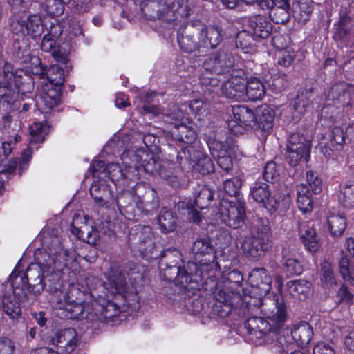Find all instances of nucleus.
<instances>
[{"instance_id":"nucleus-25","label":"nucleus","mask_w":354,"mask_h":354,"mask_svg":"<svg viewBox=\"0 0 354 354\" xmlns=\"http://www.w3.org/2000/svg\"><path fill=\"white\" fill-rule=\"evenodd\" d=\"M17 91L13 84L0 83V106L6 112L17 111L20 104L17 100Z\"/></svg>"},{"instance_id":"nucleus-14","label":"nucleus","mask_w":354,"mask_h":354,"mask_svg":"<svg viewBox=\"0 0 354 354\" xmlns=\"http://www.w3.org/2000/svg\"><path fill=\"white\" fill-rule=\"evenodd\" d=\"M77 333L75 328L69 327L53 331L49 342L57 346L62 353L69 354L74 351L77 345Z\"/></svg>"},{"instance_id":"nucleus-32","label":"nucleus","mask_w":354,"mask_h":354,"mask_svg":"<svg viewBox=\"0 0 354 354\" xmlns=\"http://www.w3.org/2000/svg\"><path fill=\"white\" fill-rule=\"evenodd\" d=\"M203 27L201 32L203 48H216L223 40L221 28L216 26H207L204 24Z\"/></svg>"},{"instance_id":"nucleus-59","label":"nucleus","mask_w":354,"mask_h":354,"mask_svg":"<svg viewBox=\"0 0 354 354\" xmlns=\"http://www.w3.org/2000/svg\"><path fill=\"white\" fill-rule=\"evenodd\" d=\"M48 84L62 86L64 82V71L59 65H53L46 73Z\"/></svg>"},{"instance_id":"nucleus-56","label":"nucleus","mask_w":354,"mask_h":354,"mask_svg":"<svg viewBox=\"0 0 354 354\" xmlns=\"http://www.w3.org/2000/svg\"><path fill=\"white\" fill-rule=\"evenodd\" d=\"M339 198L345 207L351 208L354 206V181H346L341 187Z\"/></svg>"},{"instance_id":"nucleus-6","label":"nucleus","mask_w":354,"mask_h":354,"mask_svg":"<svg viewBox=\"0 0 354 354\" xmlns=\"http://www.w3.org/2000/svg\"><path fill=\"white\" fill-rule=\"evenodd\" d=\"M189 250L194 259L198 261L196 265L201 273V278L203 272L208 270L209 268L212 269L218 266V263L215 262L216 250L209 238H197L193 241Z\"/></svg>"},{"instance_id":"nucleus-21","label":"nucleus","mask_w":354,"mask_h":354,"mask_svg":"<svg viewBox=\"0 0 354 354\" xmlns=\"http://www.w3.org/2000/svg\"><path fill=\"white\" fill-rule=\"evenodd\" d=\"M244 326L248 334L252 336V339L253 337L261 339L267 335L275 334V332L272 331V328L266 317H249L245 321Z\"/></svg>"},{"instance_id":"nucleus-64","label":"nucleus","mask_w":354,"mask_h":354,"mask_svg":"<svg viewBox=\"0 0 354 354\" xmlns=\"http://www.w3.org/2000/svg\"><path fill=\"white\" fill-rule=\"evenodd\" d=\"M124 169H122L118 164L109 163L106 165V178L110 179L115 184L122 185L124 180Z\"/></svg>"},{"instance_id":"nucleus-12","label":"nucleus","mask_w":354,"mask_h":354,"mask_svg":"<svg viewBox=\"0 0 354 354\" xmlns=\"http://www.w3.org/2000/svg\"><path fill=\"white\" fill-rule=\"evenodd\" d=\"M217 214L223 223L230 227L237 229L242 227L246 217L245 203L222 201L219 203Z\"/></svg>"},{"instance_id":"nucleus-5","label":"nucleus","mask_w":354,"mask_h":354,"mask_svg":"<svg viewBox=\"0 0 354 354\" xmlns=\"http://www.w3.org/2000/svg\"><path fill=\"white\" fill-rule=\"evenodd\" d=\"M353 92L354 87L346 82L333 84L327 95L326 105L322 110V115L335 121L337 117L333 114L334 107L338 109L348 104Z\"/></svg>"},{"instance_id":"nucleus-49","label":"nucleus","mask_w":354,"mask_h":354,"mask_svg":"<svg viewBox=\"0 0 354 354\" xmlns=\"http://www.w3.org/2000/svg\"><path fill=\"white\" fill-rule=\"evenodd\" d=\"M19 301L15 296L10 294L2 296L3 311L11 318H17L21 315Z\"/></svg>"},{"instance_id":"nucleus-9","label":"nucleus","mask_w":354,"mask_h":354,"mask_svg":"<svg viewBox=\"0 0 354 354\" xmlns=\"http://www.w3.org/2000/svg\"><path fill=\"white\" fill-rule=\"evenodd\" d=\"M53 294V301L57 304L58 308L64 309L68 313L66 316L69 319L95 321V315L90 310V306H84L79 302H75L68 294L62 292V288L57 293Z\"/></svg>"},{"instance_id":"nucleus-18","label":"nucleus","mask_w":354,"mask_h":354,"mask_svg":"<svg viewBox=\"0 0 354 354\" xmlns=\"http://www.w3.org/2000/svg\"><path fill=\"white\" fill-rule=\"evenodd\" d=\"M183 113L178 112L171 115L169 118L174 122H171L174 124V127L171 129L172 136L180 142L187 144L192 143L196 138V133L193 128L187 126L183 122Z\"/></svg>"},{"instance_id":"nucleus-16","label":"nucleus","mask_w":354,"mask_h":354,"mask_svg":"<svg viewBox=\"0 0 354 354\" xmlns=\"http://www.w3.org/2000/svg\"><path fill=\"white\" fill-rule=\"evenodd\" d=\"M234 65V59L231 54L219 50L210 54L203 62L202 68L212 69L213 72L221 75L230 72Z\"/></svg>"},{"instance_id":"nucleus-44","label":"nucleus","mask_w":354,"mask_h":354,"mask_svg":"<svg viewBox=\"0 0 354 354\" xmlns=\"http://www.w3.org/2000/svg\"><path fill=\"white\" fill-rule=\"evenodd\" d=\"M250 195L256 202L266 206L269 203L271 196L269 185L262 181L255 182L250 188Z\"/></svg>"},{"instance_id":"nucleus-33","label":"nucleus","mask_w":354,"mask_h":354,"mask_svg":"<svg viewBox=\"0 0 354 354\" xmlns=\"http://www.w3.org/2000/svg\"><path fill=\"white\" fill-rule=\"evenodd\" d=\"M313 10L311 0H293L291 13L298 23L305 24L309 20Z\"/></svg>"},{"instance_id":"nucleus-62","label":"nucleus","mask_w":354,"mask_h":354,"mask_svg":"<svg viewBox=\"0 0 354 354\" xmlns=\"http://www.w3.org/2000/svg\"><path fill=\"white\" fill-rule=\"evenodd\" d=\"M221 75L217 74L212 69L207 68H203V71L200 75V82L201 85L205 86L216 87L218 86L221 82V80L218 77Z\"/></svg>"},{"instance_id":"nucleus-41","label":"nucleus","mask_w":354,"mask_h":354,"mask_svg":"<svg viewBox=\"0 0 354 354\" xmlns=\"http://www.w3.org/2000/svg\"><path fill=\"white\" fill-rule=\"evenodd\" d=\"M319 279L322 287L333 288L337 285V281L332 264L324 261L320 265Z\"/></svg>"},{"instance_id":"nucleus-36","label":"nucleus","mask_w":354,"mask_h":354,"mask_svg":"<svg viewBox=\"0 0 354 354\" xmlns=\"http://www.w3.org/2000/svg\"><path fill=\"white\" fill-rule=\"evenodd\" d=\"M281 263L285 271L289 275H298L302 272V268L291 252L289 247H283L281 251Z\"/></svg>"},{"instance_id":"nucleus-63","label":"nucleus","mask_w":354,"mask_h":354,"mask_svg":"<svg viewBox=\"0 0 354 354\" xmlns=\"http://www.w3.org/2000/svg\"><path fill=\"white\" fill-rule=\"evenodd\" d=\"M277 348L279 354H292L297 348V343L292 337H279L277 339Z\"/></svg>"},{"instance_id":"nucleus-58","label":"nucleus","mask_w":354,"mask_h":354,"mask_svg":"<svg viewBox=\"0 0 354 354\" xmlns=\"http://www.w3.org/2000/svg\"><path fill=\"white\" fill-rule=\"evenodd\" d=\"M339 272L344 281L354 286V268L346 255L342 254L339 260Z\"/></svg>"},{"instance_id":"nucleus-19","label":"nucleus","mask_w":354,"mask_h":354,"mask_svg":"<svg viewBox=\"0 0 354 354\" xmlns=\"http://www.w3.org/2000/svg\"><path fill=\"white\" fill-rule=\"evenodd\" d=\"M106 278L112 292L117 293L119 297L127 300V297L132 292L129 291L125 274L118 267L111 266Z\"/></svg>"},{"instance_id":"nucleus-47","label":"nucleus","mask_w":354,"mask_h":354,"mask_svg":"<svg viewBox=\"0 0 354 354\" xmlns=\"http://www.w3.org/2000/svg\"><path fill=\"white\" fill-rule=\"evenodd\" d=\"M251 235L263 239L266 241H271V227L268 219L266 218H257L253 223Z\"/></svg>"},{"instance_id":"nucleus-39","label":"nucleus","mask_w":354,"mask_h":354,"mask_svg":"<svg viewBox=\"0 0 354 354\" xmlns=\"http://www.w3.org/2000/svg\"><path fill=\"white\" fill-rule=\"evenodd\" d=\"M245 94L251 101L261 100L266 94V88L263 82L257 77H251L245 81Z\"/></svg>"},{"instance_id":"nucleus-3","label":"nucleus","mask_w":354,"mask_h":354,"mask_svg":"<svg viewBox=\"0 0 354 354\" xmlns=\"http://www.w3.org/2000/svg\"><path fill=\"white\" fill-rule=\"evenodd\" d=\"M136 216L154 214L159 207L160 201L156 190L144 182L134 185Z\"/></svg>"},{"instance_id":"nucleus-45","label":"nucleus","mask_w":354,"mask_h":354,"mask_svg":"<svg viewBox=\"0 0 354 354\" xmlns=\"http://www.w3.org/2000/svg\"><path fill=\"white\" fill-rule=\"evenodd\" d=\"M177 216L171 210L163 208L158 216V221L161 230L163 232H170L176 230L177 226Z\"/></svg>"},{"instance_id":"nucleus-50","label":"nucleus","mask_w":354,"mask_h":354,"mask_svg":"<svg viewBox=\"0 0 354 354\" xmlns=\"http://www.w3.org/2000/svg\"><path fill=\"white\" fill-rule=\"evenodd\" d=\"M13 87L17 92L20 91L24 92L30 91L31 89H33L34 82L32 77L25 71L23 70H17L15 72Z\"/></svg>"},{"instance_id":"nucleus-29","label":"nucleus","mask_w":354,"mask_h":354,"mask_svg":"<svg viewBox=\"0 0 354 354\" xmlns=\"http://www.w3.org/2000/svg\"><path fill=\"white\" fill-rule=\"evenodd\" d=\"M19 24L24 37L29 35L36 39L40 37L44 31L42 19L39 14H30L26 19L21 20Z\"/></svg>"},{"instance_id":"nucleus-48","label":"nucleus","mask_w":354,"mask_h":354,"mask_svg":"<svg viewBox=\"0 0 354 354\" xmlns=\"http://www.w3.org/2000/svg\"><path fill=\"white\" fill-rule=\"evenodd\" d=\"M311 283L305 280H292L287 283L290 293L299 299H305L310 292Z\"/></svg>"},{"instance_id":"nucleus-52","label":"nucleus","mask_w":354,"mask_h":354,"mask_svg":"<svg viewBox=\"0 0 354 354\" xmlns=\"http://www.w3.org/2000/svg\"><path fill=\"white\" fill-rule=\"evenodd\" d=\"M236 46L245 53H252L255 50L254 37L248 31H241L236 36Z\"/></svg>"},{"instance_id":"nucleus-26","label":"nucleus","mask_w":354,"mask_h":354,"mask_svg":"<svg viewBox=\"0 0 354 354\" xmlns=\"http://www.w3.org/2000/svg\"><path fill=\"white\" fill-rule=\"evenodd\" d=\"M183 153L185 155L189 153L193 156L192 167L196 171L206 175L214 171V166L212 160L202 151L196 150L194 147H190Z\"/></svg>"},{"instance_id":"nucleus-46","label":"nucleus","mask_w":354,"mask_h":354,"mask_svg":"<svg viewBox=\"0 0 354 354\" xmlns=\"http://www.w3.org/2000/svg\"><path fill=\"white\" fill-rule=\"evenodd\" d=\"M123 165H124V180H122V185L124 187H130L131 183H136L140 177V172L142 170L138 164H136L132 162L131 160H129V162L131 163H126L123 160H122Z\"/></svg>"},{"instance_id":"nucleus-1","label":"nucleus","mask_w":354,"mask_h":354,"mask_svg":"<svg viewBox=\"0 0 354 354\" xmlns=\"http://www.w3.org/2000/svg\"><path fill=\"white\" fill-rule=\"evenodd\" d=\"M160 272L165 280L189 289H198L202 280L198 267L193 261H188L187 266L183 267L168 266L160 269Z\"/></svg>"},{"instance_id":"nucleus-60","label":"nucleus","mask_w":354,"mask_h":354,"mask_svg":"<svg viewBox=\"0 0 354 354\" xmlns=\"http://www.w3.org/2000/svg\"><path fill=\"white\" fill-rule=\"evenodd\" d=\"M48 133V127L40 122H35L30 127V140L31 144L41 143Z\"/></svg>"},{"instance_id":"nucleus-34","label":"nucleus","mask_w":354,"mask_h":354,"mask_svg":"<svg viewBox=\"0 0 354 354\" xmlns=\"http://www.w3.org/2000/svg\"><path fill=\"white\" fill-rule=\"evenodd\" d=\"M207 145L214 158L227 153H232L236 147L234 139L231 137L227 138L224 142L210 138L207 141Z\"/></svg>"},{"instance_id":"nucleus-22","label":"nucleus","mask_w":354,"mask_h":354,"mask_svg":"<svg viewBox=\"0 0 354 354\" xmlns=\"http://www.w3.org/2000/svg\"><path fill=\"white\" fill-rule=\"evenodd\" d=\"M12 58L21 64L28 62L39 63L40 59L31 55L30 42L28 38L23 36L17 38L13 43Z\"/></svg>"},{"instance_id":"nucleus-27","label":"nucleus","mask_w":354,"mask_h":354,"mask_svg":"<svg viewBox=\"0 0 354 354\" xmlns=\"http://www.w3.org/2000/svg\"><path fill=\"white\" fill-rule=\"evenodd\" d=\"M151 228L149 226L137 225L131 228L129 234L130 245L139 250V247L145 245L151 246L153 241Z\"/></svg>"},{"instance_id":"nucleus-40","label":"nucleus","mask_w":354,"mask_h":354,"mask_svg":"<svg viewBox=\"0 0 354 354\" xmlns=\"http://www.w3.org/2000/svg\"><path fill=\"white\" fill-rule=\"evenodd\" d=\"M297 204L298 208L304 213L313 210V200L308 185L300 184L297 186Z\"/></svg>"},{"instance_id":"nucleus-42","label":"nucleus","mask_w":354,"mask_h":354,"mask_svg":"<svg viewBox=\"0 0 354 354\" xmlns=\"http://www.w3.org/2000/svg\"><path fill=\"white\" fill-rule=\"evenodd\" d=\"M232 113L235 122L245 126L253 127L255 112L252 109L244 105H237L232 107Z\"/></svg>"},{"instance_id":"nucleus-11","label":"nucleus","mask_w":354,"mask_h":354,"mask_svg":"<svg viewBox=\"0 0 354 354\" xmlns=\"http://www.w3.org/2000/svg\"><path fill=\"white\" fill-rule=\"evenodd\" d=\"M121 159L126 163H129L128 160H131L134 163L139 165L142 171L165 177L160 162L154 158L153 154L148 153L147 151L127 149L122 154Z\"/></svg>"},{"instance_id":"nucleus-4","label":"nucleus","mask_w":354,"mask_h":354,"mask_svg":"<svg viewBox=\"0 0 354 354\" xmlns=\"http://www.w3.org/2000/svg\"><path fill=\"white\" fill-rule=\"evenodd\" d=\"M286 146V159L291 166L295 167L301 162L308 161L311 140L304 134L297 132L290 134Z\"/></svg>"},{"instance_id":"nucleus-7","label":"nucleus","mask_w":354,"mask_h":354,"mask_svg":"<svg viewBox=\"0 0 354 354\" xmlns=\"http://www.w3.org/2000/svg\"><path fill=\"white\" fill-rule=\"evenodd\" d=\"M35 259L36 263L33 264L39 266L41 270L50 275L54 281L53 284L48 285L49 291L52 293H57L62 287L57 272L62 270L66 263L62 260L58 261L55 256L46 250H37L35 253Z\"/></svg>"},{"instance_id":"nucleus-28","label":"nucleus","mask_w":354,"mask_h":354,"mask_svg":"<svg viewBox=\"0 0 354 354\" xmlns=\"http://www.w3.org/2000/svg\"><path fill=\"white\" fill-rule=\"evenodd\" d=\"M255 120L253 127L268 132L273 127L274 111L267 104H263L256 109L254 113Z\"/></svg>"},{"instance_id":"nucleus-55","label":"nucleus","mask_w":354,"mask_h":354,"mask_svg":"<svg viewBox=\"0 0 354 354\" xmlns=\"http://www.w3.org/2000/svg\"><path fill=\"white\" fill-rule=\"evenodd\" d=\"M213 199L214 192L206 186H203L197 192L194 199V207L201 210L207 208Z\"/></svg>"},{"instance_id":"nucleus-37","label":"nucleus","mask_w":354,"mask_h":354,"mask_svg":"<svg viewBox=\"0 0 354 354\" xmlns=\"http://www.w3.org/2000/svg\"><path fill=\"white\" fill-rule=\"evenodd\" d=\"M313 334L312 327L306 322H301L291 330V337L297 344L301 346H305L309 344Z\"/></svg>"},{"instance_id":"nucleus-53","label":"nucleus","mask_w":354,"mask_h":354,"mask_svg":"<svg viewBox=\"0 0 354 354\" xmlns=\"http://www.w3.org/2000/svg\"><path fill=\"white\" fill-rule=\"evenodd\" d=\"M174 209L181 214H187L189 219L196 224H198L202 220V214L196 209L194 205L187 202H178L174 206Z\"/></svg>"},{"instance_id":"nucleus-15","label":"nucleus","mask_w":354,"mask_h":354,"mask_svg":"<svg viewBox=\"0 0 354 354\" xmlns=\"http://www.w3.org/2000/svg\"><path fill=\"white\" fill-rule=\"evenodd\" d=\"M28 286V291L34 293L35 295H39L44 290L46 286V281L47 280L50 283L53 281L50 275L47 274L37 264L31 263L27 268L26 272L23 274Z\"/></svg>"},{"instance_id":"nucleus-57","label":"nucleus","mask_w":354,"mask_h":354,"mask_svg":"<svg viewBox=\"0 0 354 354\" xmlns=\"http://www.w3.org/2000/svg\"><path fill=\"white\" fill-rule=\"evenodd\" d=\"M328 230L333 236H339L344 233L346 227V218L340 215H331L328 220Z\"/></svg>"},{"instance_id":"nucleus-30","label":"nucleus","mask_w":354,"mask_h":354,"mask_svg":"<svg viewBox=\"0 0 354 354\" xmlns=\"http://www.w3.org/2000/svg\"><path fill=\"white\" fill-rule=\"evenodd\" d=\"M248 26L252 30L254 36L261 39L268 37L273 28L268 18L261 15L251 17L248 21Z\"/></svg>"},{"instance_id":"nucleus-54","label":"nucleus","mask_w":354,"mask_h":354,"mask_svg":"<svg viewBox=\"0 0 354 354\" xmlns=\"http://www.w3.org/2000/svg\"><path fill=\"white\" fill-rule=\"evenodd\" d=\"M300 239L305 248L310 252L318 250L320 244L318 236L313 228H308L300 235Z\"/></svg>"},{"instance_id":"nucleus-31","label":"nucleus","mask_w":354,"mask_h":354,"mask_svg":"<svg viewBox=\"0 0 354 354\" xmlns=\"http://www.w3.org/2000/svg\"><path fill=\"white\" fill-rule=\"evenodd\" d=\"M221 91L227 98L241 97L245 94V80L241 76H233L223 84Z\"/></svg>"},{"instance_id":"nucleus-23","label":"nucleus","mask_w":354,"mask_h":354,"mask_svg":"<svg viewBox=\"0 0 354 354\" xmlns=\"http://www.w3.org/2000/svg\"><path fill=\"white\" fill-rule=\"evenodd\" d=\"M90 194L95 202L100 206L113 203V192L106 183V180L93 181L90 187Z\"/></svg>"},{"instance_id":"nucleus-13","label":"nucleus","mask_w":354,"mask_h":354,"mask_svg":"<svg viewBox=\"0 0 354 354\" xmlns=\"http://www.w3.org/2000/svg\"><path fill=\"white\" fill-rule=\"evenodd\" d=\"M240 250L247 259L259 261L271 249L272 242L255 236H245L239 242Z\"/></svg>"},{"instance_id":"nucleus-20","label":"nucleus","mask_w":354,"mask_h":354,"mask_svg":"<svg viewBox=\"0 0 354 354\" xmlns=\"http://www.w3.org/2000/svg\"><path fill=\"white\" fill-rule=\"evenodd\" d=\"M249 280L252 288L259 297L267 295L271 289L272 279L264 268H254L249 275Z\"/></svg>"},{"instance_id":"nucleus-10","label":"nucleus","mask_w":354,"mask_h":354,"mask_svg":"<svg viewBox=\"0 0 354 354\" xmlns=\"http://www.w3.org/2000/svg\"><path fill=\"white\" fill-rule=\"evenodd\" d=\"M203 23L195 21L188 23L178 34V42L180 48L187 53L200 51L203 48L201 32Z\"/></svg>"},{"instance_id":"nucleus-2","label":"nucleus","mask_w":354,"mask_h":354,"mask_svg":"<svg viewBox=\"0 0 354 354\" xmlns=\"http://www.w3.org/2000/svg\"><path fill=\"white\" fill-rule=\"evenodd\" d=\"M155 1L156 0H152L142 9L143 15L147 19L152 21L158 19L171 23L178 20L180 17L186 18L190 15L191 8L184 1H178L177 4H173V7L163 3L162 5L159 3L157 7L153 8L151 4Z\"/></svg>"},{"instance_id":"nucleus-35","label":"nucleus","mask_w":354,"mask_h":354,"mask_svg":"<svg viewBox=\"0 0 354 354\" xmlns=\"http://www.w3.org/2000/svg\"><path fill=\"white\" fill-rule=\"evenodd\" d=\"M183 257L181 252L176 248H168L162 251L158 262L159 269H165L168 266L182 267Z\"/></svg>"},{"instance_id":"nucleus-24","label":"nucleus","mask_w":354,"mask_h":354,"mask_svg":"<svg viewBox=\"0 0 354 354\" xmlns=\"http://www.w3.org/2000/svg\"><path fill=\"white\" fill-rule=\"evenodd\" d=\"M120 212L129 219L134 218L136 216L134 186L133 191H122L119 192L114 198Z\"/></svg>"},{"instance_id":"nucleus-51","label":"nucleus","mask_w":354,"mask_h":354,"mask_svg":"<svg viewBox=\"0 0 354 354\" xmlns=\"http://www.w3.org/2000/svg\"><path fill=\"white\" fill-rule=\"evenodd\" d=\"M313 91L311 89H305L299 93L292 102L293 109L300 115L304 114L311 103Z\"/></svg>"},{"instance_id":"nucleus-8","label":"nucleus","mask_w":354,"mask_h":354,"mask_svg":"<svg viewBox=\"0 0 354 354\" xmlns=\"http://www.w3.org/2000/svg\"><path fill=\"white\" fill-rule=\"evenodd\" d=\"M260 304V309L266 319L270 324L272 331L275 335L282 329L286 319V308L283 301H279L275 297L273 298H265L258 300Z\"/></svg>"},{"instance_id":"nucleus-61","label":"nucleus","mask_w":354,"mask_h":354,"mask_svg":"<svg viewBox=\"0 0 354 354\" xmlns=\"http://www.w3.org/2000/svg\"><path fill=\"white\" fill-rule=\"evenodd\" d=\"M44 244L48 249V252L56 257L58 261H64L66 251L64 250L59 237L49 238L44 241Z\"/></svg>"},{"instance_id":"nucleus-17","label":"nucleus","mask_w":354,"mask_h":354,"mask_svg":"<svg viewBox=\"0 0 354 354\" xmlns=\"http://www.w3.org/2000/svg\"><path fill=\"white\" fill-rule=\"evenodd\" d=\"M95 320L109 323L115 322L120 314V307L115 301L100 297L93 306Z\"/></svg>"},{"instance_id":"nucleus-43","label":"nucleus","mask_w":354,"mask_h":354,"mask_svg":"<svg viewBox=\"0 0 354 354\" xmlns=\"http://www.w3.org/2000/svg\"><path fill=\"white\" fill-rule=\"evenodd\" d=\"M353 27L351 18L346 15L341 14L339 20L335 24L333 39L336 41L347 39Z\"/></svg>"},{"instance_id":"nucleus-38","label":"nucleus","mask_w":354,"mask_h":354,"mask_svg":"<svg viewBox=\"0 0 354 354\" xmlns=\"http://www.w3.org/2000/svg\"><path fill=\"white\" fill-rule=\"evenodd\" d=\"M8 285L12 288L13 295L19 300L24 301L26 298L28 286L23 274H15L12 272L10 277V282H6L4 286Z\"/></svg>"}]
</instances>
